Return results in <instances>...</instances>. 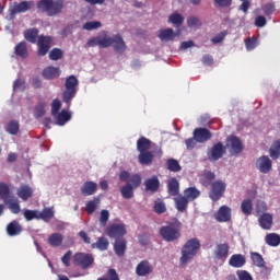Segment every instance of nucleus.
Returning <instances> with one entry per match:
<instances>
[{"instance_id":"obj_27","label":"nucleus","mask_w":280,"mask_h":280,"mask_svg":"<svg viewBox=\"0 0 280 280\" xmlns=\"http://www.w3.org/2000/svg\"><path fill=\"white\" fill-rule=\"evenodd\" d=\"M167 192L170 196H178V194H180V184L176 177H173L167 182Z\"/></svg>"},{"instance_id":"obj_19","label":"nucleus","mask_w":280,"mask_h":280,"mask_svg":"<svg viewBox=\"0 0 280 280\" xmlns=\"http://www.w3.org/2000/svg\"><path fill=\"white\" fill-rule=\"evenodd\" d=\"M145 191H151L152 194H156L159 191V187H161V182L156 175L151 178L145 179L144 182Z\"/></svg>"},{"instance_id":"obj_34","label":"nucleus","mask_w":280,"mask_h":280,"mask_svg":"<svg viewBox=\"0 0 280 280\" xmlns=\"http://www.w3.org/2000/svg\"><path fill=\"white\" fill-rule=\"evenodd\" d=\"M71 120V114L67 112V109H62L60 113H57L56 115V121L57 126H65L67 121Z\"/></svg>"},{"instance_id":"obj_52","label":"nucleus","mask_w":280,"mask_h":280,"mask_svg":"<svg viewBox=\"0 0 280 280\" xmlns=\"http://www.w3.org/2000/svg\"><path fill=\"white\" fill-rule=\"evenodd\" d=\"M100 27H102V22L100 21L86 22L83 25V30H86V32H92V30H100Z\"/></svg>"},{"instance_id":"obj_6","label":"nucleus","mask_w":280,"mask_h":280,"mask_svg":"<svg viewBox=\"0 0 280 280\" xmlns=\"http://www.w3.org/2000/svg\"><path fill=\"white\" fill-rule=\"evenodd\" d=\"M95 258H93L92 254L86 253H77L73 256V264L74 266H79L82 270H86L91 268V265L94 264Z\"/></svg>"},{"instance_id":"obj_37","label":"nucleus","mask_w":280,"mask_h":280,"mask_svg":"<svg viewBox=\"0 0 280 280\" xmlns=\"http://www.w3.org/2000/svg\"><path fill=\"white\" fill-rule=\"evenodd\" d=\"M200 196V190L196 187H188L184 190V197L188 199V202H192Z\"/></svg>"},{"instance_id":"obj_63","label":"nucleus","mask_w":280,"mask_h":280,"mask_svg":"<svg viewBox=\"0 0 280 280\" xmlns=\"http://www.w3.org/2000/svg\"><path fill=\"white\" fill-rule=\"evenodd\" d=\"M266 23H268V21L266 20V16L258 15L255 19L254 25H256V27H266Z\"/></svg>"},{"instance_id":"obj_49","label":"nucleus","mask_w":280,"mask_h":280,"mask_svg":"<svg viewBox=\"0 0 280 280\" xmlns=\"http://www.w3.org/2000/svg\"><path fill=\"white\" fill-rule=\"evenodd\" d=\"M0 198L5 202L10 200V186L5 183H0Z\"/></svg>"},{"instance_id":"obj_14","label":"nucleus","mask_w":280,"mask_h":280,"mask_svg":"<svg viewBox=\"0 0 280 280\" xmlns=\"http://www.w3.org/2000/svg\"><path fill=\"white\" fill-rule=\"evenodd\" d=\"M256 167L261 174H268L272 170V160L268 155H262L257 159Z\"/></svg>"},{"instance_id":"obj_55","label":"nucleus","mask_w":280,"mask_h":280,"mask_svg":"<svg viewBox=\"0 0 280 280\" xmlns=\"http://www.w3.org/2000/svg\"><path fill=\"white\" fill-rule=\"evenodd\" d=\"M7 132H9V135H19V121H10L7 126Z\"/></svg>"},{"instance_id":"obj_9","label":"nucleus","mask_w":280,"mask_h":280,"mask_svg":"<svg viewBox=\"0 0 280 280\" xmlns=\"http://www.w3.org/2000/svg\"><path fill=\"white\" fill-rule=\"evenodd\" d=\"M192 137L197 143H207V141H211L213 133L207 128L198 127L194 129Z\"/></svg>"},{"instance_id":"obj_11","label":"nucleus","mask_w":280,"mask_h":280,"mask_svg":"<svg viewBox=\"0 0 280 280\" xmlns=\"http://www.w3.org/2000/svg\"><path fill=\"white\" fill-rule=\"evenodd\" d=\"M154 272V267L150 264V260H141L136 267V275L138 277H149Z\"/></svg>"},{"instance_id":"obj_43","label":"nucleus","mask_w":280,"mask_h":280,"mask_svg":"<svg viewBox=\"0 0 280 280\" xmlns=\"http://www.w3.org/2000/svg\"><path fill=\"white\" fill-rule=\"evenodd\" d=\"M185 22V18L180 15V13H173L168 18V23H172L175 27H180Z\"/></svg>"},{"instance_id":"obj_29","label":"nucleus","mask_w":280,"mask_h":280,"mask_svg":"<svg viewBox=\"0 0 280 280\" xmlns=\"http://www.w3.org/2000/svg\"><path fill=\"white\" fill-rule=\"evenodd\" d=\"M97 191V183L85 182L81 188L83 196H93Z\"/></svg>"},{"instance_id":"obj_25","label":"nucleus","mask_w":280,"mask_h":280,"mask_svg":"<svg viewBox=\"0 0 280 280\" xmlns=\"http://www.w3.org/2000/svg\"><path fill=\"white\" fill-rule=\"evenodd\" d=\"M140 165H150L154 161V153L152 151H142L138 155Z\"/></svg>"},{"instance_id":"obj_7","label":"nucleus","mask_w":280,"mask_h":280,"mask_svg":"<svg viewBox=\"0 0 280 280\" xmlns=\"http://www.w3.org/2000/svg\"><path fill=\"white\" fill-rule=\"evenodd\" d=\"M51 36L39 35L37 40V56H47L51 49Z\"/></svg>"},{"instance_id":"obj_21","label":"nucleus","mask_w":280,"mask_h":280,"mask_svg":"<svg viewBox=\"0 0 280 280\" xmlns=\"http://www.w3.org/2000/svg\"><path fill=\"white\" fill-rule=\"evenodd\" d=\"M112 45L116 54H124V51H126V42H124V37H121L119 34H116L113 37Z\"/></svg>"},{"instance_id":"obj_8","label":"nucleus","mask_w":280,"mask_h":280,"mask_svg":"<svg viewBox=\"0 0 280 280\" xmlns=\"http://www.w3.org/2000/svg\"><path fill=\"white\" fill-rule=\"evenodd\" d=\"M106 233L108 237L112 240H119V237H124L126 235V224L124 223H113L109 224Z\"/></svg>"},{"instance_id":"obj_35","label":"nucleus","mask_w":280,"mask_h":280,"mask_svg":"<svg viewBox=\"0 0 280 280\" xmlns=\"http://www.w3.org/2000/svg\"><path fill=\"white\" fill-rule=\"evenodd\" d=\"M100 198L94 197L93 200H90L85 205V211L89 215H93L95 211H97V208L100 207Z\"/></svg>"},{"instance_id":"obj_62","label":"nucleus","mask_w":280,"mask_h":280,"mask_svg":"<svg viewBox=\"0 0 280 280\" xmlns=\"http://www.w3.org/2000/svg\"><path fill=\"white\" fill-rule=\"evenodd\" d=\"M73 255L72 250H68L62 257H61V261L63 264V266H66V268H69V266H71V264L69 261H71V256Z\"/></svg>"},{"instance_id":"obj_32","label":"nucleus","mask_w":280,"mask_h":280,"mask_svg":"<svg viewBox=\"0 0 280 280\" xmlns=\"http://www.w3.org/2000/svg\"><path fill=\"white\" fill-rule=\"evenodd\" d=\"M175 200V207L179 213H183V211H187V207H189V201L184 196H178L174 198Z\"/></svg>"},{"instance_id":"obj_53","label":"nucleus","mask_w":280,"mask_h":280,"mask_svg":"<svg viewBox=\"0 0 280 280\" xmlns=\"http://www.w3.org/2000/svg\"><path fill=\"white\" fill-rule=\"evenodd\" d=\"M23 215L27 222H32V220H38L37 210H24Z\"/></svg>"},{"instance_id":"obj_41","label":"nucleus","mask_w":280,"mask_h":280,"mask_svg":"<svg viewBox=\"0 0 280 280\" xmlns=\"http://www.w3.org/2000/svg\"><path fill=\"white\" fill-rule=\"evenodd\" d=\"M108 238L101 236L98 237V240L96 241V243L92 244V248H97L98 250H108Z\"/></svg>"},{"instance_id":"obj_38","label":"nucleus","mask_w":280,"mask_h":280,"mask_svg":"<svg viewBox=\"0 0 280 280\" xmlns=\"http://www.w3.org/2000/svg\"><path fill=\"white\" fill-rule=\"evenodd\" d=\"M269 156L273 160L277 161L280 156V139L276 140L272 145L269 149Z\"/></svg>"},{"instance_id":"obj_48","label":"nucleus","mask_w":280,"mask_h":280,"mask_svg":"<svg viewBox=\"0 0 280 280\" xmlns=\"http://www.w3.org/2000/svg\"><path fill=\"white\" fill-rule=\"evenodd\" d=\"M153 211L158 213V215H161L167 211V206H165V202L161 199H158L154 201Z\"/></svg>"},{"instance_id":"obj_60","label":"nucleus","mask_w":280,"mask_h":280,"mask_svg":"<svg viewBox=\"0 0 280 280\" xmlns=\"http://www.w3.org/2000/svg\"><path fill=\"white\" fill-rule=\"evenodd\" d=\"M109 218H110V212H108V210H102L101 217H100L101 226H106Z\"/></svg>"},{"instance_id":"obj_17","label":"nucleus","mask_w":280,"mask_h":280,"mask_svg":"<svg viewBox=\"0 0 280 280\" xmlns=\"http://www.w3.org/2000/svg\"><path fill=\"white\" fill-rule=\"evenodd\" d=\"M229 244L226 243H220L217 245L214 249V257L215 259H220L221 261H225L229 257Z\"/></svg>"},{"instance_id":"obj_5","label":"nucleus","mask_w":280,"mask_h":280,"mask_svg":"<svg viewBox=\"0 0 280 280\" xmlns=\"http://www.w3.org/2000/svg\"><path fill=\"white\" fill-rule=\"evenodd\" d=\"M210 187L209 198L212 202H218V200H220V198H222L226 191V183L217 180L211 183Z\"/></svg>"},{"instance_id":"obj_46","label":"nucleus","mask_w":280,"mask_h":280,"mask_svg":"<svg viewBox=\"0 0 280 280\" xmlns=\"http://www.w3.org/2000/svg\"><path fill=\"white\" fill-rule=\"evenodd\" d=\"M166 167L170 172H180V170H183L180 163H178V160L174 158H171L166 161Z\"/></svg>"},{"instance_id":"obj_12","label":"nucleus","mask_w":280,"mask_h":280,"mask_svg":"<svg viewBox=\"0 0 280 280\" xmlns=\"http://www.w3.org/2000/svg\"><path fill=\"white\" fill-rule=\"evenodd\" d=\"M226 154V147L222 142L213 144L208 156L211 161H220Z\"/></svg>"},{"instance_id":"obj_16","label":"nucleus","mask_w":280,"mask_h":280,"mask_svg":"<svg viewBox=\"0 0 280 280\" xmlns=\"http://www.w3.org/2000/svg\"><path fill=\"white\" fill-rule=\"evenodd\" d=\"M217 222H231V209L229 206H221L214 214Z\"/></svg>"},{"instance_id":"obj_47","label":"nucleus","mask_w":280,"mask_h":280,"mask_svg":"<svg viewBox=\"0 0 280 280\" xmlns=\"http://www.w3.org/2000/svg\"><path fill=\"white\" fill-rule=\"evenodd\" d=\"M265 240L268 246H279L280 244V235L276 233L268 234Z\"/></svg>"},{"instance_id":"obj_51","label":"nucleus","mask_w":280,"mask_h":280,"mask_svg":"<svg viewBox=\"0 0 280 280\" xmlns=\"http://www.w3.org/2000/svg\"><path fill=\"white\" fill-rule=\"evenodd\" d=\"M187 25L190 28H194V27L200 28V27H202V22L200 21V19L198 16H190L187 20Z\"/></svg>"},{"instance_id":"obj_54","label":"nucleus","mask_w":280,"mask_h":280,"mask_svg":"<svg viewBox=\"0 0 280 280\" xmlns=\"http://www.w3.org/2000/svg\"><path fill=\"white\" fill-rule=\"evenodd\" d=\"M43 115H45V103L44 102L38 103L34 109V117L36 119H40V117H43Z\"/></svg>"},{"instance_id":"obj_42","label":"nucleus","mask_w":280,"mask_h":280,"mask_svg":"<svg viewBox=\"0 0 280 280\" xmlns=\"http://www.w3.org/2000/svg\"><path fill=\"white\" fill-rule=\"evenodd\" d=\"M120 194L125 200H130V198L135 197V188L127 184L120 188Z\"/></svg>"},{"instance_id":"obj_18","label":"nucleus","mask_w":280,"mask_h":280,"mask_svg":"<svg viewBox=\"0 0 280 280\" xmlns=\"http://www.w3.org/2000/svg\"><path fill=\"white\" fill-rule=\"evenodd\" d=\"M176 36H180V31H177L176 33L172 28H162L159 33L160 40L164 43H170V40H174Z\"/></svg>"},{"instance_id":"obj_44","label":"nucleus","mask_w":280,"mask_h":280,"mask_svg":"<svg viewBox=\"0 0 280 280\" xmlns=\"http://www.w3.org/2000/svg\"><path fill=\"white\" fill-rule=\"evenodd\" d=\"M241 209L244 215H253V200L245 199L241 203Z\"/></svg>"},{"instance_id":"obj_15","label":"nucleus","mask_w":280,"mask_h":280,"mask_svg":"<svg viewBox=\"0 0 280 280\" xmlns=\"http://www.w3.org/2000/svg\"><path fill=\"white\" fill-rule=\"evenodd\" d=\"M16 196L23 200V202H27V200L34 196V188L27 184H23L18 188Z\"/></svg>"},{"instance_id":"obj_64","label":"nucleus","mask_w":280,"mask_h":280,"mask_svg":"<svg viewBox=\"0 0 280 280\" xmlns=\"http://www.w3.org/2000/svg\"><path fill=\"white\" fill-rule=\"evenodd\" d=\"M237 277L240 280H253V276L246 270H238Z\"/></svg>"},{"instance_id":"obj_13","label":"nucleus","mask_w":280,"mask_h":280,"mask_svg":"<svg viewBox=\"0 0 280 280\" xmlns=\"http://www.w3.org/2000/svg\"><path fill=\"white\" fill-rule=\"evenodd\" d=\"M226 143L230 148L231 154H240L244 150V144L237 136H230L226 138Z\"/></svg>"},{"instance_id":"obj_20","label":"nucleus","mask_w":280,"mask_h":280,"mask_svg":"<svg viewBox=\"0 0 280 280\" xmlns=\"http://www.w3.org/2000/svg\"><path fill=\"white\" fill-rule=\"evenodd\" d=\"M60 68L48 66L43 70L42 75L45 80H54L60 78Z\"/></svg>"},{"instance_id":"obj_39","label":"nucleus","mask_w":280,"mask_h":280,"mask_svg":"<svg viewBox=\"0 0 280 280\" xmlns=\"http://www.w3.org/2000/svg\"><path fill=\"white\" fill-rule=\"evenodd\" d=\"M38 220L49 222L54 218V208H44L42 212H37Z\"/></svg>"},{"instance_id":"obj_1","label":"nucleus","mask_w":280,"mask_h":280,"mask_svg":"<svg viewBox=\"0 0 280 280\" xmlns=\"http://www.w3.org/2000/svg\"><path fill=\"white\" fill-rule=\"evenodd\" d=\"M182 230L183 223H180L178 220H175L160 228L159 233L164 242H178V240H180Z\"/></svg>"},{"instance_id":"obj_2","label":"nucleus","mask_w":280,"mask_h":280,"mask_svg":"<svg viewBox=\"0 0 280 280\" xmlns=\"http://www.w3.org/2000/svg\"><path fill=\"white\" fill-rule=\"evenodd\" d=\"M200 246V240L196 237L188 240L182 247L180 265L185 266V264L191 261L198 255Z\"/></svg>"},{"instance_id":"obj_33","label":"nucleus","mask_w":280,"mask_h":280,"mask_svg":"<svg viewBox=\"0 0 280 280\" xmlns=\"http://www.w3.org/2000/svg\"><path fill=\"white\" fill-rule=\"evenodd\" d=\"M259 224L261 229H265L266 231H270V229H272V215L269 213H264L259 218Z\"/></svg>"},{"instance_id":"obj_30","label":"nucleus","mask_w":280,"mask_h":280,"mask_svg":"<svg viewBox=\"0 0 280 280\" xmlns=\"http://www.w3.org/2000/svg\"><path fill=\"white\" fill-rule=\"evenodd\" d=\"M152 148V141L145 137H140L137 140V150L138 152H148Z\"/></svg>"},{"instance_id":"obj_24","label":"nucleus","mask_w":280,"mask_h":280,"mask_svg":"<svg viewBox=\"0 0 280 280\" xmlns=\"http://www.w3.org/2000/svg\"><path fill=\"white\" fill-rule=\"evenodd\" d=\"M14 54L15 56H19V58H27L30 56V51L27 50V42L22 40L14 47Z\"/></svg>"},{"instance_id":"obj_4","label":"nucleus","mask_w":280,"mask_h":280,"mask_svg":"<svg viewBox=\"0 0 280 280\" xmlns=\"http://www.w3.org/2000/svg\"><path fill=\"white\" fill-rule=\"evenodd\" d=\"M78 84H80V81H78L77 75H69L66 79L65 88L66 90L62 93V100L65 104H67L68 108L71 106V101L75 95L78 94Z\"/></svg>"},{"instance_id":"obj_45","label":"nucleus","mask_w":280,"mask_h":280,"mask_svg":"<svg viewBox=\"0 0 280 280\" xmlns=\"http://www.w3.org/2000/svg\"><path fill=\"white\" fill-rule=\"evenodd\" d=\"M112 45H113V37L108 36L106 32H104L103 35H101L98 47L101 49H108V47H110Z\"/></svg>"},{"instance_id":"obj_26","label":"nucleus","mask_w":280,"mask_h":280,"mask_svg":"<svg viewBox=\"0 0 280 280\" xmlns=\"http://www.w3.org/2000/svg\"><path fill=\"white\" fill-rule=\"evenodd\" d=\"M126 248H127L126 240L116 238L114 243V250L118 257H124L126 255Z\"/></svg>"},{"instance_id":"obj_3","label":"nucleus","mask_w":280,"mask_h":280,"mask_svg":"<svg viewBox=\"0 0 280 280\" xmlns=\"http://www.w3.org/2000/svg\"><path fill=\"white\" fill-rule=\"evenodd\" d=\"M37 8L48 16H58L65 10V0H39Z\"/></svg>"},{"instance_id":"obj_40","label":"nucleus","mask_w":280,"mask_h":280,"mask_svg":"<svg viewBox=\"0 0 280 280\" xmlns=\"http://www.w3.org/2000/svg\"><path fill=\"white\" fill-rule=\"evenodd\" d=\"M4 205H7L8 209H10L11 213H14L15 215L21 213V205H19L18 200L8 199L4 201Z\"/></svg>"},{"instance_id":"obj_61","label":"nucleus","mask_w":280,"mask_h":280,"mask_svg":"<svg viewBox=\"0 0 280 280\" xmlns=\"http://www.w3.org/2000/svg\"><path fill=\"white\" fill-rule=\"evenodd\" d=\"M14 91H25V80L16 79L13 83Z\"/></svg>"},{"instance_id":"obj_57","label":"nucleus","mask_w":280,"mask_h":280,"mask_svg":"<svg viewBox=\"0 0 280 280\" xmlns=\"http://www.w3.org/2000/svg\"><path fill=\"white\" fill-rule=\"evenodd\" d=\"M60 108H62V102H60V100H58V98H55L51 103L52 117H56V115H58Z\"/></svg>"},{"instance_id":"obj_58","label":"nucleus","mask_w":280,"mask_h":280,"mask_svg":"<svg viewBox=\"0 0 280 280\" xmlns=\"http://www.w3.org/2000/svg\"><path fill=\"white\" fill-rule=\"evenodd\" d=\"M261 10L265 14V16H271V14H275V4L272 2L266 3L261 7Z\"/></svg>"},{"instance_id":"obj_10","label":"nucleus","mask_w":280,"mask_h":280,"mask_svg":"<svg viewBox=\"0 0 280 280\" xmlns=\"http://www.w3.org/2000/svg\"><path fill=\"white\" fill-rule=\"evenodd\" d=\"M34 8V1H22L18 4H14L13 8L9 10L10 18L14 19L16 14H22L23 12H27V10H32Z\"/></svg>"},{"instance_id":"obj_56","label":"nucleus","mask_w":280,"mask_h":280,"mask_svg":"<svg viewBox=\"0 0 280 280\" xmlns=\"http://www.w3.org/2000/svg\"><path fill=\"white\" fill-rule=\"evenodd\" d=\"M63 56L62 49L60 48H52L49 52L50 60H61Z\"/></svg>"},{"instance_id":"obj_36","label":"nucleus","mask_w":280,"mask_h":280,"mask_svg":"<svg viewBox=\"0 0 280 280\" xmlns=\"http://www.w3.org/2000/svg\"><path fill=\"white\" fill-rule=\"evenodd\" d=\"M250 259L257 268H265L266 267V261L264 260V256L257 252H252L250 253Z\"/></svg>"},{"instance_id":"obj_31","label":"nucleus","mask_w":280,"mask_h":280,"mask_svg":"<svg viewBox=\"0 0 280 280\" xmlns=\"http://www.w3.org/2000/svg\"><path fill=\"white\" fill-rule=\"evenodd\" d=\"M38 37H39L38 28H36V27L27 28L24 31L25 40H27L28 43H32L33 45H35V43H37Z\"/></svg>"},{"instance_id":"obj_23","label":"nucleus","mask_w":280,"mask_h":280,"mask_svg":"<svg viewBox=\"0 0 280 280\" xmlns=\"http://www.w3.org/2000/svg\"><path fill=\"white\" fill-rule=\"evenodd\" d=\"M65 241V236L61 233L55 232L48 236V244L52 248H58L62 246V242Z\"/></svg>"},{"instance_id":"obj_28","label":"nucleus","mask_w":280,"mask_h":280,"mask_svg":"<svg viewBox=\"0 0 280 280\" xmlns=\"http://www.w3.org/2000/svg\"><path fill=\"white\" fill-rule=\"evenodd\" d=\"M229 264L232 268H242L246 264V257L242 254H234L231 256Z\"/></svg>"},{"instance_id":"obj_59","label":"nucleus","mask_w":280,"mask_h":280,"mask_svg":"<svg viewBox=\"0 0 280 280\" xmlns=\"http://www.w3.org/2000/svg\"><path fill=\"white\" fill-rule=\"evenodd\" d=\"M245 47L247 51H253L255 47H257V38L255 37H248L245 39Z\"/></svg>"},{"instance_id":"obj_22","label":"nucleus","mask_w":280,"mask_h":280,"mask_svg":"<svg viewBox=\"0 0 280 280\" xmlns=\"http://www.w3.org/2000/svg\"><path fill=\"white\" fill-rule=\"evenodd\" d=\"M7 233L10 235V237L21 235V233H23V226H21L19 221H12L7 225Z\"/></svg>"},{"instance_id":"obj_50","label":"nucleus","mask_w":280,"mask_h":280,"mask_svg":"<svg viewBox=\"0 0 280 280\" xmlns=\"http://www.w3.org/2000/svg\"><path fill=\"white\" fill-rule=\"evenodd\" d=\"M127 185H130L133 189H137V187L141 186V175L133 174L129 177V180L127 182Z\"/></svg>"}]
</instances>
